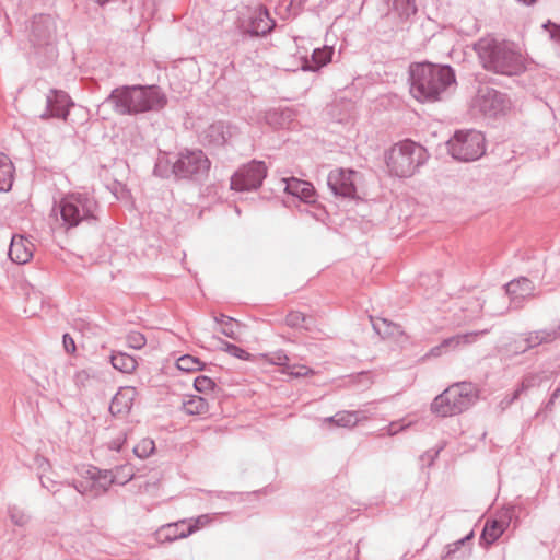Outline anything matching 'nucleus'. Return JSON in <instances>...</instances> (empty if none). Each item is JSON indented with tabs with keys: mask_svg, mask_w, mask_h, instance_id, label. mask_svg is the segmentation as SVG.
<instances>
[{
	"mask_svg": "<svg viewBox=\"0 0 560 560\" xmlns=\"http://www.w3.org/2000/svg\"><path fill=\"white\" fill-rule=\"evenodd\" d=\"M63 347L68 353L73 354L77 350L75 342L69 334L63 335Z\"/></svg>",
	"mask_w": 560,
	"mask_h": 560,
	"instance_id": "45",
	"label": "nucleus"
},
{
	"mask_svg": "<svg viewBox=\"0 0 560 560\" xmlns=\"http://www.w3.org/2000/svg\"><path fill=\"white\" fill-rule=\"evenodd\" d=\"M267 173L268 166L264 161L252 160L247 162V191L259 188Z\"/></svg>",
	"mask_w": 560,
	"mask_h": 560,
	"instance_id": "21",
	"label": "nucleus"
},
{
	"mask_svg": "<svg viewBox=\"0 0 560 560\" xmlns=\"http://www.w3.org/2000/svg\"><path fill=\"white\" fill-rule=\"evenodd\" d=\"M231 188L236 191H243L245 189V177L242 173H236L231 179Z\"/></svg>",
	"mask_w": 560,
	"mask_h": 560,
	"instance_id": "43",
	"label": "nucleus"
},
{
	"mask_svg": "<svg viewBox=\"0 0 560 560\" xmlns=\"http://www.w3.org/2000/svg\"><path fill=\"white\" fill-rule=\"evenodd\" d=\"M205 517H200L195 522L191 521H179L177 523L167 524L162 526L159 529V537L163 540H176L179 538H185L188 535L192 534L196 529L199 528V525H205Z\"/></svg>",
	"mask_w": 560,
	"mask_h": 560,
	"instance_id": "15",
	"label": "nucleus"
},
{
	"mask_svg": "<svg viewBox=\"0 0 560 560\" xmlns=\"http://www.w3.org/2000/svg\"><path fill=\"white\" fill-rule=\"evenodd\" d=\"M474 538V532L471 530L465 537L448 544L446 546V552L441 560H465L470 556V540Z\"/></svg>",
	"mask_w": 560,
	"mask_h": 560,
	"instance_id": "20",
	"label": "nucleus"
},
{
	"mask_svg": "<svg viewBox=\"0 0 560 560\" xmlns=\"http://www.w3.org/2000/svg\"><path fill=\"white\" fill-rule=\"evenodd\" d=\"M504 530L503 522L498 520L487 521L479 537L480 546L488 548L503 535Z\"/></svg>",
	"mask_w": 560,
	"mask_h": 560,
	"instance_id": "22",
	"label": "nucleus"
},
{
	"mask_svg": "<svg viewBox=\"0 0 560 560\" xmlns=\"http://www.w3.org/2000/svg\"><path fill=\"white\" fill-rule=\"evenodd\" d=\"M250 357H252L250 353L247 352V354H246L247 361L250 360Z\"/></svg>",
	"mask_w": 560,
	"mask_h": 560,
	"instance_id": "52",
	"label": "nucleus"
},
{
	"mask_svg": "<svg viewBox=\"0 0 560 560\" xmlns=\"http://www.w3.org/2000/svg\"><path fill=\"white\" fill-rule=\"evenodd\" d=\"M326 421L341 428H351L357 424L358 416L352 411H340L335 416L326 418Z\"/></svg>",
	"mask_w": 560,
	"mask_h": 560,
	"instance_id": "30",
	"label": "nucleus"
},
{
	"mask_svg": "<svg viewBox=\"0 0 560 560\" xmlns=\"http://www.w3.org/2000/svg\"><path fill=\"white\" fill-rule=\"evenodd\" d=\"M264 119L272 128H282L291 119L289 109H270L265 113Z\"/></svg>",
	"mask_w": 560,
	"mask_h": 560,
	"instance_id": "27",
	"label": "nucleus"
},
{
	"mask_svg": "<svg viewBox=\"0 0 560 560\" xmlns=\"http://www.w3.org/2000/svg\"><path fill=\"white\" fill-rule=\"evenodd\" d=\"M210 163L201 151L180 155L174 165V171L180 176H189L208 171Z\"/></svg>",
	"mask_w": 560,
	"mask_h": 560,
	"instance_id": "14",
	"label": "nucleus"
},
{
	"mask_svg": "<svg viewBox=\"0 0 560 560\" xmlns=\"http://www.w3.org/2000/svg\"><path fill=\"white\" fill-rule=\"evenodd\" d=\"M220 349L223 352H226L228 354H230L232 357H235L238 359L243 358L244 350L240 346H236V345H233V343H230L226 341H222Z\"/></svg>",
	"mask_w": 560,
	"mask_h": 560,
	"instance_id": "41",
	"label": "nucleus"
},
{
	"mask_svg": "<svg viewBox=\"0 0 560 560\" xmlns=\"http://www.w3.org/2000/svg\"><path fill=\"white\" fill-rule=\"evenodd\" d=\"M285 373L294 377H302L313 374V370L303 364H290Z\"/></svg>",
	"mask_w": 560,
	"mask_h": 560,
	"instance_id": "40",
	"label": "nucleus"
},
{
	"mask_svg": "<svg viewBox=\"0 0 560 560\" xmlns=\"http://www.w3.org/2000/svg\"><path fill=\"white\" fill-rule=\"evenodd\" d=\"M485 142L483 133L478 130H458L447 141V147L453 159L462 162H470L478 160L485 154Z\"/></svg>",
	"mask_w": 560,
	"mask_h": 560,
	"instance_id": "5",
	"label": "nucleus"
},
{
	"mask_svg": "<svg viewBox=\"0 0 560 560\" xmlns=\"http://www.w3.org/2000/svg\"><path fill=\"white\" fill-rule=\"evenodd\" d=\"M452 393L453 392H448V389L446 388L433 399V401L431 402L432 413L442 418L457 415L456 410H454L452 399L450 397Z\"/></svg>",
	"mask_w": 560,
	"mask_h": 560,
	"instance_id": "24",
	"label": "nucleus"
},
{
	"mask_svg": "<svg viewBox=\"0 0 560 560\" xmlns=\"http://www.w3.org/2000/svg\"><path fill=\"white\" fill-rule=\"evenodd\" d=\"M281 184L284 185L283 190L288 195L298 198L304 203L315 202V188L310 182L290 177L281 178Z\"/></svg>",
	"mask_w": 560,
	"mask_h": 560,
	"instance_id": "17",
	"label": "nucleus"
},
{
	"mask_svg": "<svg viewBox=\"0 0 560 560\" xmlns=\"http://www.w3.org/2000/svg\"><path fill=\"white\" fill-rule=\"evenodd\" d=\"M456 413L469 409L478 400V389L471 382H459L447 387Z\"/></svg>",
	"mask_w": 560,
	"mask_h": 560,
	"instance_id": "12",
	"label": "nucleus"
},
{
	"mask_svg": "<svg viewBox=\"0 0 560 560\" xmlns=\"http://www.w3.org/2000/svg\"><path fill=\"white\" fill-rule=\"evenodd\" d=\"M334 54L335 49L332 46L325 45L323 47L315 48L311 57H304L302 59L301 69L303 71L316 72L331 62Z\"/></svg>",
	"mask_w": 560,
	"mask_h": 560,
	"instance_id": "19",
	"label": "nucleus"
},
{
	"mask_svg": "<svg viewBox=\"0 0 560 560\" xmlns=\"http://www.w3.org/2000/svg\"><path fill=\"white\" fill-rule=\"evenodd\" d=\"M361 178L362 174L352 168H335L328 173L327 186L336 197L355 199L357 184Z\"/></svg>",
	"mask_w": 560,
	"mask_h": 560,
	"instance_id": "7",
	"label": "nucleus"
},
{
	"mask_svg": "<svg viewBox=\"0 0 560 560\" xmlns=\"http://www.w3.org/2000/svg\"><path fill=\"white\" fill-rule=\"evenodd\" d=\"M183 408L188 415H202L208 410V402L200 396H189L184 401Z\"/></svg>",
	"mask_w": 560,
	"mask_h": 560,
	"instance_id": "29",
	"label": "nucleus"
},
{
	"mask_svg": "<svg viewBox=\"0 0 560 560\" xmlns=\"http://www.w3.org/2000/svg\"><path fill=\"white\" fill-rule=\"evenodd\" d=\"M504 290L513 308H522L525 301L536 296L534 282L523 276L508 282Z\"/></svg>",
	"mask_w": 560,
	"mask_h": 560,
	"instance_id": "11",
	"label": "nucleus"
},
{
	"mask_svg": "<svg viewBox=\"0 0 560 560\" xmlns=\"http://www.w3.org/2000/svg\"><path fill=\"white\" fill-rule=\"evenodd\" d=\"M194 385L198 392L203 394H208L212 392L214 388V382L212 381V378L205 375L196 377Z\"/></svg>",
	"mask_w": 560,
	"mask_h": 560,
	"instance_id": "38",
	"label": "nucleus"
},
{
	"mask_svg": "<svg viewBox=\"0 0 560 560\" xmlns=\"http://www.w3.org/2000/svg\"><path fill=\"white\" fill-rule=\"evenodd\" d=\"M487 330L470 331L466 334H457L445 338L441 341V347H444V351H453L462 346L470 345L476 341L477 337L485 335Z\"/></svg>",
	"mask_w": 560,
	"mask_h": 560,
	"instance_id": "23",
	"label": "nucleus"
},
{
	"mask_svg": "<svg viewBox=\"0 0 560 560\" xmlns=\"http://www.w3.org/2000/svg\"><path fill=\"white\" fill-rule=\"evenodd\" d=\"M145 337L138 331H131L127 335V343L132 349H141L145 346Z\"/></svg>",
	"mask_w": 560,
	"mask_h": 560,
	"instance_id": "39",
	"label": "nucleus"
},
{
	"mask_svg": "<svg viewBox=\"0 0 560 560\" xmlns=\"http://www.w3.org/2000/svg\"><path fill=\"white\" fill-rule=\"evenodd\" d=\"M521 394L515 389L511 395H506L500 402L502 409L510 407L515 400L520 398Z\"/></svg>",
	"mask_w": 560,
	"mask_h": 560,
	"instance_id": "44",
	"label": "nucleus"
},
{
	"mask_svg": "<svg viewBox=\"0 0 560 560\" xmlns=\"http://www.w3.org/2000/svg\"><path fill=\"white\" fill-rule=\"evenodd\" d=\"M424 147L405 139L393 144L384 153V161L390 176L397 178L411 177L428 160Z\"/></svg>",
	"mask_w": 560,
	"mask_h": 560,
	"instance_id": "3",
	"label": "nucleus"
},
{
	"mask_svg": "<svg viewBox=\"0 0 560 560\" xmlns=\"http://www.w3.org/2000/svg\"><path fill=\"white\" fill-rule=\"evenodd\" d=\"M177 368L184 372H198L203 368V363L196 357L186 354L177 360Z\"/></svg>",
	"mask_w": 560,
	"mask_h": 560,
	"instance_id": "32",
	"label": "nucleus"
},
{
	"mask_svg": "<svg viewBox=\"0 0 560 560\" xmlns=\"http://www.w3.org/2000/svg\"><path fill=\"white\" fill-rule=\"evenodd\" d=\"M372 325H373L374 330H375L378 335H381L382 332H381V328H380L378 324L373 322V324H372Z\"/></svg>",
	"mask_w": 560,
	"mask_h": 560,
	"instance_id": "48",
	"label": "nucleus"
},
{
	"mask_svg": "<svg viewBox=\"0 0 560 560\" xmlns=\"http://www.w3.org/2000/svg\"><path fill=\"white\" fill-rule=\"evenodd\" d=\"M475 105L483 115L497 117L510 109L511 100L505 93L493 88L481 86L477 92Z\"/></svg>",
	"mask_w": 560,
	"mask_h": 560,
	"instance_id": "8",
	"label": "nucleus"
},
{
	"mask_svg": "<svg viewBox=\"0 0 560 560\" xmlns=\"http://www.w3.org/2000/svg\"><path fill=\"white\" fill-rule=\"evenodd\" d=\"M410 94L421 103L447 100L456 90L455 70L450 65L430 61L409 66Z\"/></svg>",
	"mask_w": 560,
	"mask_h": 560,
	"instance_id": "1",
	"label": "nucleus"
},
{
	"mask_svg": "<svg viewBox=\"0 0 560 560\" xmlns=\"http://www.w3.org/2000/svg\"><path fill=\"white\" fill-rule=\"evenodd\" d=\"M482 67L498 74L513 77L526 69L524 58L516 46L494 37H482L474 44Z\"/></svg>",
	"mask_w": 560,
	"mask_h": 560,
	"instance_id": "2",
	"label": "nucleus"
},
{
	"mask_svg": "<svg viewBox=\"0 0 560 560\" xmlns=\"http://www.w3.org/2000/svg\"><path fill=\"white\" fill-rule=\"evenodd\" d=\"M541 377L539 374H527L515 388L521 395L526 393L528 389L539 386Z\"/></svg>",
	"mask_w": 560,
	"mask_h": 560,
	"instance_id": "36",
	"label": "nucleus"
},
{
	"mask_svg": "<svg viewBox=\"0 0 560 560\" xmlns=\"http://www.w3.org/2000/svg\"><path fill=\"white\" fill-rule=\"evenodd\" d=\"M113 481L108 471L102 472L96 468H88L75 479L74 487L82 494L98 495L105 492Z\"/></svg>",
	"mask_w": 560,
	"mask_h": 560,
	"instance_id": "9",
	"label": "nucleus"
},
{
	"mask_svg": "<svg viewBox=\"0 0 560 560\" xmlns=\"http://www.w3.org/2000/svg\"><path fill=\"white\" fill-rule=\"evenodd\" d=\"M285 324L291 328H303L305 330H311L314 322L312 317L306 316L299 311H291L285 316Z\"/></svg>",
	"mask_w": 560,
	"mask_h": 560,
	"instance_id": "28",
	"label": "nucleus"
},
{
	"mask_svg": "<svg viewBox=\"0 0 560 560\" xmlns=\"http://www.w3.org/2000/svg\"><path fill=\"white\" fill-rule=\"evenodd\" d=\"M559 396H560V387H557L550 395V398L548 399V401L545 402L542 409H540V411H538L536 413V416L538 417L541 412H551L553 409V406H555V401H556V399L559 398Z\"/></svg>",
	"mask_w": 560,
	"mask_h": 560,
	"instance_id": "42",
	"label": "nucleus"
},
{
	"mask_svg": "<svg viewBox=\"0 0 560 560\" xmlns=\"http://www.w3.org/2000/svg\"><path fill=\"white\" fill-rule=\"evenodd\" d=\"M35 245L24 235L15 234L9 246V257L18 265L30 262L34 256Z\"/></svg>",
	"mask_w": 560,
	"mask_h": 560,
	"instance_id": "16",
	"label": "nucleus"
},
{
	"mask_svg": "<svg viewBox=\"0 0 560 560\" xmlns=\"http://www.w3.org/2000/svg\"><path fill=\"white\" fill-rule=\"evenodd\" d=\"M258 493V491H253L252 493L247 492V501L250 499V497H255Z\"/></svg>",
	"mask_w": 560,
	"mask_h": 560,
	"instance_id": "50",
	"label": "nucleus"
},
{
	"mask_svg": "<svg viewBox=\"0 0 560 560\" xmlns=\"http://www.w3.org/2000/svg\"><path fill=\"white\" fill-rule=\"evenodd\" d=\"M443 353H446V352L444 351V347H441V343H440V345L431 348L429 353H428V355H430V357H440Z\"/></svg>",
	"mask_w": 560,
	"mask_h": 560,
	"instance_id": "47",
	"label": "nucleus"
},
{
	"mask_svg": "<svg viewBox=\"0 0 560 560\" xmlns=\"http://www.w3.org/2000/svg\"><path fill=\"white\" fill-rule=\"evenodd\" d=\"M560 339V320L552 323L551 325L535 329L524 334V343L523 352L535 349L539 346L551 345L555 341Z\"/></svg>",
	"mask_w": 560,
	"mask_h": 560,
	"instance_id": "13",
	"label": "nucleus"
},
{
	"mask_svg": "<svg viewBox=\"0 0 560 560\" xmlns=\"http://www.w3.org/2000/svg\"><path fill=\"white\" fill-rule=\"evenodd\" d=\"M113 98L128 113H141L160 109L166 104V97L158 88L132 86L117 89Z\"/></svg>",
	"mask_w": 560,
	"mask_h": 560,
	"instance_id": "4",
	"label": "nucleus"
},
{
	"mask_svg": "<svg viewBox=\"0 0 560 560\" xmlns=\"http://www.w3.org/2000/svg\"><path fill=\"white\" fill-rule=\"evenodd\" d=\"M439 450L434 451V450H430V451H427L422 456H421V459L424 462V460H428V465L431 466L434 462V459L438 457L439 455Z\"/></svg>",
	"mask_w": 560,
	"mask_h": 560,
	"instance_id": "46",
	"label": "nucleus"
},
{
	"mask_svg": "<svg viewBox=\"0 0 560 560\" xmlns=\"http://www.w3.org/2000/svg\"><path fill=\"white\" fill-rule=\"evenodd\" d=\"M109 478L114 479L113 483L124 485L133 477V470L130 465H122L115 469V472L108 471Z\"/></svg>",
	"mask_w": 560,
	"mask_h": 560,
	"instance_id": "35",
	"label": "nucleus"
},
{
	"mask_svg": "<svg viewBox=\"0 0 560 560\" xmlns=\"http://www.w3.org/2000/svg\"><path fill=\"white\" fill-rule=\"evenodd\" d=\"M275 26L276 21L266 7L259 5L253 12L247 9V37H265Z\"/></svg>",
	"mask_w": 560,
	"mask_h": 560,
	"instance_id": "10",
	"label": "nucleus"
},
{
	"mask_svg": "<svg viewBox=\"0 0 560 560\" xmlns=\"http://www.w3.org/2000/svg\"><path fill=\"white\" fill-rule=\"evenodd\" d=\"M393 10L400 19H409L417 13L416 0H393Z\"/></svg>",
	"mask_w": 560,
	"mask_h": 560,
	"instance_id": "31",
	"label": "nucleus"
},
{
	"mask_svg": "<svg viewBox=\"0 0 560 560\" xmlns=\"http://www.w3.org/2000/svg\"><path fill=\"white\" fill-rule=\"evenodd\" d=\"M137 395L136 387H121L110 402L109 410L112 415L120 418L126 417L130 412Z\"/></svg>",
	"mask_w": 560,
	"mask_h": 560,
	"instance_id": "18",
	"label": "nucleus"
},
{
	"mask_svg": "<svg viewBox=\"0 0 560 560\" xmlns=\"http://www.w3.org/2000/svg\"><path fill=\"white\" fill-rule=\"evenodd\" d=\"M218 322L220 323L221 330L225 336L236 339L241 334V325L235 319L222 315Z\"/></svg>",
	"mask_w": 560,
	"mask_h": 560,
	"instance_id": "33",
	"label": "nucleus"
},
{
	"mask_svg": "<svg viewBox=\"0 0 560 560\" xmlns=\"http://www.w3.org/2000/svg\"><path fill=\"white\" fill-rule=\"evenodd\" d=\"M266 357L269 358L270 363H272L275 365L283 366L284 372L288 369V366L290 365V363H289L290 359H289L288 354L285 353V351H283V350H278V351L271 352L269 354H266Z\"/></svg>",
	"mask_w": 560,
	"mask_h": 560,
	"instance_id": "37",
	"label": "nucleus"
},
{
	"mask_svg": "<svg viewBox=\"0 0 560 560\" xmlns=\"http://www.w3.org/2000/svg\"><path fill=\"white\" fill-rule=\"evenodd\" d=\"M110 362L114 369L122 372V373H132L137 369V361L133 357L124 353V352H115L110 357Z\"/></svg>",
	"mask_w": 560,
	"mask_h": 560,
	"instance_id": "25",
	"label": "nucleus"
},
{
	"mask_svg": "<svg viewBox=\"0 0 560 560\" xmlns=\"http://www.w3.org/2000/svg\"><path fill=\"white\" fill-rule=\"evenodd\" d=\"M13 182V165L9 158L0 152V191L11 188Z\"/></svg>",
	"mask_w": 560,
	"mask_h": 560,
	"instance_id": "26",
	"label": "nucleus"
},
{
	"mask_svg": "<svg viewBox=\"0 0 560 560\" xmlns=\"http://www.w3.org/2000/svg\"><path fill=\"white\" fill-rule=\"evenodd\" d=\"M144 489H145V491L149 492L150 491V485H145Z\"/></svg>",
	"mask_w": 560,
	"mask_h": 560,
	"instance_id": "51",
	"label": "nucleus"
},
{
	"mask_svg": "<svg viewBox=\"0 0 560 560\" xmlns=\"http://www.w3.org/2000/svg\"><path fill=\"white\" fill-rule=\"evenodd\" d=\"M96 202L92 196L82 192L66 195L59 202L61 219L68 226H77L93 217Z\"/></svg>",
	"mask_w": 560,
	"mask_h": 560,
	"instance_id": "6",
	"label": "nucleus"
},
{
	"mask_svg": "<svg viewBox=\"0 0 560 560\" xmlns=\"http://www.w3.org/2000/svg\"><path fill=\"white\" fill-rule=\"evenodd\" d=\"M390 428H392L390 434H395L398 431V429L395 428V423H390Z\"/></svg>",
	"mask_w": 560,
	"mask_h": 560,
	"instance_id": "49",
	"label": "nucleus"
},
{
	"mask_svg": "<svg viewBox=\"0 0 560 560\" xmlns=\"http://www.w3.org/2000/svg\"><path fill=\"white\" fill-rule=\"evenodd\" d=\"M155 451V443L152 439L143 438L133 447V453L139 458H147Z\"/></svg>",
	"mask_w": 560,
	"mask_h": 560,
	"instance_id": "34",
	"label": "nucleus"
}]
</instances>
